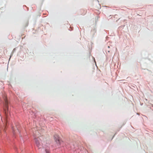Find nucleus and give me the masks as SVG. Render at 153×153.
<instances>
[{"label": "nucleus", "instance_id": "f257e3e1", "mask_svg": "<svg viewBox=\"0 0 153 153\" xmlns=\"http://www.w3.org/2000/svg\"><path fill=\"white\" fill-rule=\"evenodd\" d=\"M4 100L5 102V105L6 108L4 109V111L6 116H7V114L8 111V103L7 101V96H5L4 97Z\"/></svg>", "mask_w": 153, "mask_h": 153}, {"label": "nucleus", "instance_id": "f03ea898", "mask_svg": "<svg viewBox=\"0 0 153 153\" xmlns=\"http://www.w3.org/2000/svg\"><path fill=\"white\" fill-rule=\"evenodd\" d=\"M36 144L37 147L39 148H41L42 146L40 143V140L39 138H35V139Z\"/></svg>", "mask_w": 153, "mask_h": 153}, {"label": "nucleus", "instance_id": "7ed1b4c3", "mask_svg": "<svg viewBox=\"0 0 153 153\" xmlns=\"http://www.w3.org/2000/svg\"><path fill=\"white\" fill-rule=\"evenodd\" d=\"M55 140L57 143L59 144L60 143V140L59 137L58 136H56V138L55 137Z\"/></svg>", "mask_w": 153, "mask_h": 153}, {"label": "nucleus", "instance_id": "20e7f679", "mask_svg": "<svg viewBox=\"0 0 153 153\" xmlns=\"http://www.w3.org/2000/svg\"><path fill=\"white\" fill-rule=\"evenodd\" d=\"M13 132L14 134H15V133H16L17 132V131H19V130H18V128L17 127H16V128H13Z\"/></svg>", "mask_w": 153, "mask_h": 153}, {"label": "nucleus", "instance_id": "39448f33", "mask_svg": "<svg viewBox=\"0 0 153 153\" xmlns=\"http://www.w3.org/2000/svg\"><path fill=\"white\" fill-rule=\"evenodd\" d=\"M45 151H46V153H49V151H48V150H46Z\"/></svg>", "mask_w": 153, "mask_h": 153}, {"label": "nucleus", "instance_id": "423d86ee", "mask_svg": "<svg viewBox=\"0 0 153 153\" xmlns=\"http://www.w3.org/2000/svg\"><path fill=\"white\" fill-rule=\"evenodd\" d=\"M108 48H110L109 46H108Z\"/></svg>", "mask_w": 153, "mask_h": 153}]
</instances>
